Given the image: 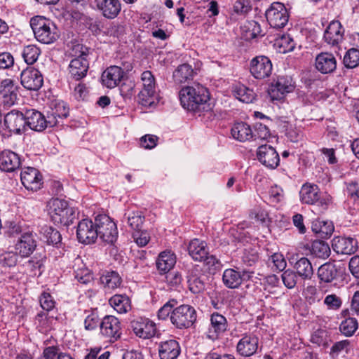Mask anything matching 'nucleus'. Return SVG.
Returning a JSON list of instances; mask_svg holds the SVG:
<instances>
[{
    "mask_svg": "<svg viewBox=\"0 0 359 359\" xmlns=\"http://www.w3.org/2000/svg\"><path fill=\"white\" fill-rule=\"evenodd\" d=\"M210 322L207 332V337L210 339H219L228 329L229 324L226 317L218 312H214L210 315Z\"/></svg>",
    "mask_w": 359,
    "mask_h": 359,
    "instance_id": "nucleus-16",
    "label": "nucleus"
},
{
    "mask_svg": "<svg viewBox=\"0 0 359 359\" xmlns=\"http://www.w3.org/2000/svg\"><path fill=\"white\" fill-rule=\"evenodd\" d=\"M359 187L358 184L355 182H351L346 184V189L345 194L348 197V205L353 203V212L352 215L355 214L356 211L359 210V196H358Z\"/></svg>",
    "mask_w": 359,
    "mask_h": 359,
    "instance_id": "nucleus-40",
    "label": "nucleus"
},
{
    "mask_svg": "<svg viewBox=\"0 0 359 359\" xmlns=\"http://www.w3.org/2000/svg\"><path fill=\"white\" fill-rule=\"evenodd\" d=\"M74 273L75 278L82 284H88L93 279V273L86 268L78 269L74 271Z\"/></svg>",
    "mask_w": 359,
    "mask_h": 359,
    "instance_id": "nucleus-63",
    "label": "nucleus"
},
{
    "mask_svg": "<svg viewBox=\"0 0 359 359\" xmlns=\"http://www.w3.org/2000/svg\"><path fill=\"white\" fill-rule=\"evenodd\" d=\"M40 233L48 245H57L61 243L62 236L60 232L52 226L44 225L41 228Z\"/></svg>",
    "mask_w": 359,
    "mask_h": 359,
    "instance_id": "nucleus-42",
    "label": "nucleus"
},
{
    "mask_svg": "<svg viewBox=\"0 0 359 359\" xmlns=\"http://www.w3.org/2000/svg\"><path fill=\"white\" fill-rule=\"evenodd\" d=\"M188 251L193 259L201 262L208 255L207 245L204 241L194 238L190 241Z\"/></svg>",
    "mask_w": 359,
    "mask_h": 359,
    "instance_id": "nucleus-34",
    "label": "nucleus"
},
{
    "mask_svg": "<svg viewBox=\"0 0 359 359\" xmlns=\"http://www.w3.org/2000/svg\"><path fill=\"white\" fill-rule=\"evenodd\" d=\"M30 25L36 39L42 43H52L59 37L55 25L44 17H33L30 20Z\"/></svg>",
    "mask_w": 359,
    "mask_h": 359,
    "instance_id": "nucleus-3",
    "label": "nucleus"
},
{
    "mask_svg": "<svg viewBox=\"0 0 359 359\" xmlns=\"http://www.w3.org/2000/svg\"><path fill=\"white\" fill-rule=\"evenodd\" d=\"M344 29L338 20H332L325 30L323 39L332 46H338L344 40Z\"/></svg>",
    "mask_w": 359,
    "mask_h": 359,
    "instance_id": "nucleus-22",
    "label": "nucleus"
},
{
    "mask_svg": "<svg viewBox=\"0 0 359 359\" xmlns=\"http://www.w3.org/2000/svg\"><path fill=\"white\" fill-rule=\"evenodd\" d=\"M100 283L107 290H114L119 287L122 283V279L119 274L114 271H107L100 278Z\"/></svg>",
    "mask_w": 359,
    "mask_h": 359,
    "instance_id": "nucleus-38",
    "label": "nucleus"
},
{
    "mask_svg": "<svg viewBox=\"0 0 359 359\" xmlns=\"http://www.w3.org/2000/svg\"><path fill=\"white\" fill-rule=\"evenodd\" d=\"M76 236L78 241L84 244L93 243L97 238L95 222L84 219L80 221L77 225Z\"/></svg>",
    "mask_w": 359,
    "mask_h": 359,
    "instance_id": "nucleus-13",
    "label": "nucleus"
},
{
    "mask_svg": "<svg viewBox=\"0 0 359 359\" xmlns=\"http://www.w3.org/2000/svg\"><path fill=\"white\" fill-rule=\"evenodd\" d=\"M36 234L32 231L22 233L15 245L16 252L22 257H29L36 248Z\"/></svg>",
    "mask_w": 359,
    "mask_h": 359,
    "instance_id": "nucleus-17",
    "label": "nucleus"
},
{
    "mask_svg": "<svg viewBox=\"0 0 359 359\" xmlns=\"http://www.w3.org/2000/svg\"><path fill=\"white\" fill-rule=\"evenodd\" d=\"M21 165L20 156L15 152L5 149L0 153V170L12 172L19 169Z\"/></svg>",
    "mask_w": 359,
    "mask_h": 359,
    "instance_id": "nucleus-24",
    "label": "nucleus"
},
{
    "mask_svg": "<svg viewBox=\"0 0 359 359\" xmlns=\"http://www.w3.org/2000/svg\"><path fill=\"white\" fill-rule=\"evenodd\" d=\"M4 126L10 133L22 135L26 131L25 112L17 109L8 112L4 118Z\"/></svg>",
    "mask_w": 359,
    "mask_h": 359,
    "instance_id": "nucleus-9",
    "label": "nucleus"
},
{
    "mask_svg": "<svg viewBox=\"0 0 359 359\" xmlns=\"http://www.w3.org/2000/svg\"><path fill=\"white\" fill-rule=\"evenodd\" d=\"M187 282L189 289L194 294H198L205 290L204 275L198 266L196 265L189 271Z\"/></svg>",
    "mask_w": 359,
    "mask_h": 359,
    "instance_id": "nucleus-28",
    "label": "nucleus"
},
{
    "mask_svg": "<svg viewBox=\"0 0 359 359\" xmlns=\"http://www.w3.org/2000/svg\"><path fill=\"white\" fill-rule=\"evenodd\" d=\"M233 94L238 100L245 103H251L256 97V94L252 89L242 84L234 87Z\"/></svg>",
    "mask_w": 359,
    "mask_h": 359,
    "instance_id": "nucleus-41",
    "label": "nucleus"
},
{
    "mask_svg": "<svg viewBox=\"0 0 359 359\" xmlns=\"http://www.w3.org/2000/svg\"><path fill=\"white\" fill-rule=\"evenodd\" d=\"M18 86L11 79H5L0 82V100L4 106L15 104L18 99Z\"/></svg>",
    "mask_w": 359,
    "mask_h": 359,
    "instance_id": "nucleus-14",
    "label": "nucleus"
},
{
    "mask_svg": "<svg viewBox=\"0 0 359 359\" xmlns=\"http://www.w3.org/2000/svg\"><path fill=\"white\" fill-rule=\"evenodd\" d=\"M266 18L271 27L281 29L288 22L289 13L283 4L273 2L266 11Z\"/></svg>",
    "mask_w": 359,
    "mask_h": 359,
    "instance_id": "nucleus-8",
    "label": "nucleus"
},
{
    "mask_svg": "<svg viewBox=\"0 0 359 359\" xmlns=\"http://www.w3.org/2000/svg\"><path fill=\"white\" fill-rule=\"evenodd\" d=\"M304 295L310 304L320 302L322 299V295L318 292L317 287L313 285L307 286L304 290Z\"/></svg>",
    "mask_w": 359,
    "mask_h": 359,
    "instance_id": "nucleus-58",
    "label": "nucleus"
},
{
    "mask_svg": "<svg viewBox=\"0 0 359 359\" xmlns=\"http://www.w3.org/2000/svg\"><path fill=\"white\" fill-rule=\"evenodd\" d=\"M294 89V83L290 76H278L274 80L269 90V94L273 100H280L285 95Z\"/></svg>",
    "mask_w": 359,
    "mask_h": 359,
    "instance_id": "nucleus-10",
    "label": "nucleus"
},
{
    "mask_svg": "<svg viewBox=\"0 0 359 359\" xmlns=\"http://www.w3.org/2000/svg\"><path fill=\"white\" fill-rule=\"evenodd\" d=\"M97 238L103 242L113 243L118 237L116 223L107 215H99L95 217Z\"/></svg>",
    "mask_w": 359,
    "mask_h": 359,
    "instance_id": "nucleus-7",
    "label": "nucleus"
},
{
    "mask_svg": "<svg viewBox=\"0 0 359 359\" xmlns=\"http://www.w3.org/2000/svg\"><path fill=\"white\" fill-rule=\"evenodd\" d=\"M231 9L232 15L245 16L251 11V6L248 0H236Z\"/></svg>",
    "mask_w": 359,
    "mask_h": 359,
    "instance_id": "nucleus-52",
    "label": "nucleus"
},
{
    "mask_svg": "<svg viewBox=\"0 0 359 359\" xmlns=\"http://www.w3.org/2000/svg\"><path fill=\"white\" fill-rule=\"evenodd\" d=\"M20 179L24 187L32 191L41 189L42 184V175L40 172L32 167H27L20 172Z\"/></svg>",
    "mask_w": 359,
    "mask_h": 359,
    "instance_id": "nucleus-21",
    "label": "nucleus"
},
{
    "mask_svg": "<svg viewBox=\"0 0 359 359\" xmlns=\"http://www.w3.org/2000/svg\"><path fill=\"white\" fill-rule=\"evenodd\" d=\"M176 263V257L170 251H164L159 254L156 265L160 273H166L173 268Z\"/></svg>",
    "mask_w": 359,
    "mask_h": 359,
    "instance_id": "nucleus-33",
    "label": "nucleus"
},
{
    "mask_svg": "<svg viewBox=\"0 0 359 359\" xmlns=\"http://www.w3.org/2000/svg\"><path fill=\"white\" fill-rule=\"evenodd\" d=\"M100 320L97 313L95 311L90 312L85 318L84 327L86 330L90 331L96 329L100 325Z\"/></svg>",
    "mask_w": 359,
    "mask_h": 359,
    "instance_id": "nucleus-59",
    "label": "nucleus"
},
{
    "mask_svg": "<svg viewBox=\"0 0 359 359\" xmlns=\"http://www.w3.org/2000/svg\"><path fill=\"white\" fill-rule=\"evenodd\" d=\"M299 198L302 203L316 205L320 211L327 209L331 203V197L326 193L320 191L318 185L306 182L304 184L299 191Z\"/></svg>",
    "mask_w": 359,
    "mask_h": 359,
    "instance_id": "nucleus-4",
    "label": "nucleus"
},
{
    "mask_svg": "<svg viewBox=\"0 0 359 359\" xmlns=\"http://www.w3.org/2000/svg\"><path fill=\"white\" fill-rule=\"evenodd\" d=\"M296 273L302 280H311L313 276V269L310 260L306 257H300L293 265Z\"/></svg>",
    "mask_w": 359,
    "mask_h": 359,
    "instance_id": "nucleus-35",
    "label": "nucleus"
},
{
    "mask_svg": "<svg viewBox=\"0 0 359 359\" xmlns=\"http://www.w3.org/2000/svg\"><path fill=\"white\" fill-rule=\"evenodd\" d=\"M222 281L229 288H238L241 285V272L233 269H227L223 272Z\"/></svg>",
    "mask_w": 359,
    "mask_h": 359,
    "instance_id": "nucleus-39",
    "label": "nucleus"
},
{
    "mask_svg": "<svg viewBox=\"0 0 359 359\" xmlns=\"http://www.w3.org/2000/svg\"><path fill=\"white\" fill-rule=\"evenodd\" d=\"M316 69L322 74H330L337 68V60L333 54L323 52L318 54L315 60Z\"/></svg>",
    "mask_w": 359,
    "mask_h": 359,
    "instance_id": "nucleus-29",
    "label": "nucleus"
},
{
    "mask_svg": "<svg viewBox=\"0 0 359 359\" xmlns=\"http://www.w3.org/2000/svg\"><path fill=\"white\" fill-rule=\"evenodd\" d=\"M124 76V72L121 67L114 65L107 68L102 74V84L109 88L117 86Z\"/></svg>",
    "mask_w": 359,
    "mask_h": 359,
    "instance_id": "nucleus-25",
    "label": "nucleus"
},
{
    "mask_svg": "<svg viewBox=\"0 0 359 359\" xmlns=\"http://www.w3.org/2000/svg\"><path fill=\"white\" fill-rule=\"evenodd\" d=\"M258 347L257 336L253 333L244 334L236 345V351L240 355L248 358L255 355Z\"/></svg>",
    "mask_w": 359,
    "mask_h": 359,
    "instance_id": "nucleus-19",
    "label": "nucleus"
},
{
    "mask_svg": "<svg viewBox=\"0 0 359 359\" xmlns=\"http://www.w3.org/2000/svg\"><path fill=\"white\" fill-rule=\"evenodd\" d=\"M232 137L241 142L253 140V131L248 123L245 122L236 123L231 130Z\"/></svg>",
    "mask_w": 359,
    "mask_h": 359,
    "instance_id": "nucleus-32",
    "label": "nucleus"
},
{
    "mask_svg": "<svg viewBox=\"0 0 359 359\" xmlns=\"http://www.w3.org/2000/svg\"><path fill=\"white\" fill-rule=\"evenodd\" d=\"M21 84L29 90H38L43 83L41 73L33 67H27L20 74Z\"/></svg>",
    "mask_w": 359,
    "mask_h": 359,
    "instance_id": "nucleus-15",
    "label": "nucleus"
},
{
    "mask_svg": "<svg viewBox=\"0 0 359 359\" xmlns=\"http://www.w3.org/2000/svg\"><path fill=\"white\" fill-rule=\"evenodd\" d=\"M100 333L110 342L117 341L121 336V324L114 316H104L100 323Z\"/></svg>",
    "mask_w": 359,
    "mask_h": 359,
    "instance_id": "nucleus-11",
    "label": "nucleus"
},
{
    "mask_svg": "<svg viewBox=\"0 0 359 359\" xmlns=\"http://www.w3.org/2000/svg\"><path fill=\"white\" fill-rule=\"evenodd\" d=\"M142 89L156 90L154 76L150 71H144L141 75Z\"/></svg>",
    "mask_w": 359,
    "mask_h": 359,
    "instance_id": "nucleus-62",
    "label": "nucleus"
},
{
    "mask_svg": "<svg viewBox=\"0 0 359 359\" xmlns=\"http://www.w3.org/2000/svg\"><path fill=\"white\" fill-rule=\"evenodd\" d=\"M195 309L188 304L175 306L170 316L171 323L178 329H185L191 327L196 320Z\"/></svg>",
    "mask_w": 359,
    "mask_h": 359,
    "instance_id": "nucleus-6",
    "label": "nucleus"
},
{
    "mask_svg": "<svg viewBox=\"0 0 359 359\" xmlns=\"http://www.w3.org/2000/svg\"><path fill=\"white\" fill-rule=\"evenodd\" d=\"M144 222V216L142 212L136 211L130 213L128 216V224L135 231H142V228Z\"/></svg>",
    "mask_w": 359,
    "mask_h": 359,
    "instance_id": "nucleus-50",
    "label": "nucleus"
},
{
    "mask_svg": "<svg viewBox=\"0 0 359 359\" xmlns=\"http://www.w3.org/2000/svg\"><path fill=\"white\" fill-rule=\"evenodd\" d=\"M48 213L55 224L69 226L76 218L75 209L69 203L60 198H52L47 205Z\"/></svg>",
    "mask_w": 359,
    "mask_h": 359,
    "instance_id": "nucleus-2",
    "label": "nucleus"
},
{
    "mask_svg": "<svg viewBox=\"0 0 359 359\" xmlns=\"http://www.w3.org/2000/svg\"><path fill=\"white\" fill-rule=\"evenodd\" d=\"M41 53L40 49L35 45H28L24 47L22 56L27 65L34 64Z\"/></svg>",
    "mask_w": 359,
    "mask_h": 359,
    "instance_id": "nucleus-47",
    "label": "nucleus"
},
{
    "mask_svg": "<svg viewBox=\"0 0 359 359\" xmlns=\"http://www.w3.org/2000/svg\"><path fill=\"white\" fill-rule=\"evenodd\" d=\"M41 308L46 311H50L55 307V302L50 293L43 292L39 298Z\"/></svg>",
    "mask_w": 359,
    "mask_h": 359,
    "instance_id": "nucleus-61",
    "label": "nucleus"
},
{
    "mask_svg": "<svg viewBox=\"0 0 359 359\" xmlns=\"http://www.w3.org/2000/svg\"><path fill=\"white\" fill-rule=\"evenodd\" d=\"M259 259V253L255 248H245L242 256L243 262L247 266L255 265Z\"/></svg>",
    "mask_w": 359,
    "mask_h": 359,
    "instance_id": "nucleus-54",
    "label": "nucleus"
},
{
    "mask_svg": "<svg viewBox=\"0 0 359 359\" xmlns=\"http://www.w3.org/2000/svg\"><path fill=\"white\" fill-rule=\"evenodd\" d=\"M249 217L262 224L269 221L267 212L259 206L255 207L249 213Z\"/></svg>",
    "mask_w": 359,
    "mask_h": 359,
    "instance_id": "nucleus-56",
    "label": "nucleus"
},
{
    "mask_svg": "<svg viewBox=\"0 0 359 359\" xmlns=\"http://www.w3.org/2000/svg\"><path fill=\"white\" fill-rule=\"evenodd\" d=\"M53 320V317L48 316V313L45 312L39 313L35 318L36 323L41 328V330L43 332H47L51 329Z\"/></svg>",
    "mask_w": 359,
    "mask_h": 359,
    "instance_id": "nucleus-53",
    "label": "nucleus"
},
{
    "mask_svg": "<svg viewBox=\"0 0 359 359\" xmlns=\"http://www.w3.org/2000/svg\"><path fill=\"white\" fill-rule=\"evenodd\" d=\"M25 121L26 130L29 128L32 130L41 132L46 129L44 115L34 109L25 110Z\"/></svg>",
    "mask_w": 359,
    "mask_h": 359,
    "instance_id": "nucleus-27",
    "label": "nucleus"
},
{
    "mask_svg": "<svg viewBox=\"0 0 359 359\" xmlns=\"http://www.w3.org/2000/svg\"><path fill=\"white\" fill-rule=\"evenodd\" d=\"M271 136L269 128L262 123L254 125L253 140H267Z\"/></svg>",
    "mask_w": 359,
    "mask_h": 359,
    "instance_id": "nucleus-57",
    "label": "nucleus"
},
{
    "mask_svg": "<svg viewBox=\"0 0 359 359\" xmlns=\"http://www.w3.org/2000/svg\"><path fill=\"white\" fill-rule=\"evenodd\" d=\"M74 50L79 55L75 54L76 57L71 60L69 65V73L71 76L76 81H79L86 76L89 68L88 57V48L78 44L74 48Z\"/></svg>",
    "mask_w": 359,
    "mask_h": 359,
    "instance_id": "nucleus-5",
    "label": "nucleus"
},
{
    "mask_svg": "<svg viewBox=\"0 0 359 359\" xmlns=\"http://www.w3.org/2000/svg\"><path fill=\"white\" fill-rule=\"evenodd\" d=\"M333 250L337 254L352 255L358 250V241L352 237L337 236L332 241Z\"/></svg>",
    "mask_w": 359,
    "mask_h": 359,
    "instance_id": "nucleus-23",
    "label": "nucleus"
},
{
    "mask_svg": "<svg viewBox=\"0 0 359 359\" xmlns=\"http://www.w3.org/2000/svg\"><path fill=\"white\" fill-rule=\"evenodd\" d=\"M109 304L118 313H126L131 309L130 299L126 294H115L109 300Z\"/></svg>",
    "mask_w": 359,
    "mask_h": 359,
    "instance_id": "nucleus-36",
    "label": "nucleus"
},
{
    "mask_svg": "<svg viewBox=\"0 0 359 359\" xmlns=\"http://www.w3.org/2000/svg\"><path fill=\"white\" fill-rule=\"evenodd\" d=\"M311 229L318 238L327 239L332 234L334 226L331 222L315 220L312 222Z\"/></svg>",
    "mask_w": 359,
    "mask_h": 359,
    "instance_id": "nucleus-37",
    "label": "nucleus"
},
{
    "mask_svg": "<svg viewBox=\"0 0 359 359\" xmlns=\"http://www.w3.org/2000/svg\"><path fill=\"white\" fill-rule=\"evenodd\" d=\"M179 98L184 109L198 116L212 109L210 92L199 83L182 88L179 91Z\"/></svg>",
    "mask_w": 359,
    "mask_h": 359,
    "instance_id": "nucleus-1",
    "label": "nucleus"
},
{
    "mask_svg": "<svg viewBox=\"0 0 359 359\" xmlns=\"http://www.w3.org/2000/svg\"><path fill=\"white\" fill-rule=\"evenodd\" d=\"M196 75V72L192 67L187 63H184L179 65L173 72L172 79L175 83L182 84L192 81Z\"/></svg>",
    "mask_w": 359,
    "mask_h": 359,
    "instance_id": "nucleus-31",
    "label": "nucleus"
},
{
    "mask_svg": "<svg viewBox=\"0 0 359 359\" xmlns=\"http://www.w3.org/2000/svg\"><path fill=\"white\" fill-rule=\"evenodd\" d=\"M298 274L293 270L287 269L281 274L282 281L284 285L288 289L295 287L297 282Z\"/></svg>",
    "mask_w": 359,
    "mask_h": 359,
    "instance_id": "nucleus-55",
    "label": "nucleus"
},
{
    "mask_svg": "<svg viewBox=\"0 0 359 359\" xmlns=\"http://www.w3.org/2000/svg\"><path fill=\"white\" fill-rule=\"evenodd\" d=\"M97 8L107 19H114L121 10L119 0H95Z\"/></svg>",
    "mask_w": 359,
    "mask_h": 359,
    "instance_id": "nucleus-26",
    "label": "nucleus"
},
{
    "mask_svg": "<svg viewBox=\"0 0 359 359\" xmlns=\"http://www.w3.org/2000/svg\"><path fill=\"white\" fill-rule=\"evenodd\" d=\"M180 353V346L175 339H168L160 342L158 355L161 359H176Z\"/></svg>",
    "mask_w": 359,
    "mask_h": 359,
    "instance_id": "nucleus-30",
    "label": "nucleus"
},
{
    "mask_svg": "<svg viewBox=\"0 0 359 359\" xmlns=\"http://www.w3.org/2000/svg\"><path fill=\"white\" fill-rule=\"evenodd\" d=\"M337 269L332 263H325L321 265L318 270V276L321 281L332 282L337 276Z\"/></svg>",
    "mask_w": 359,
    "mask_h": 359,
    "instance_id": "nucleus-43",
    "label": "nucleus"
},
{
    "mask_svg": "<svg viewBox=\"0 0 359 359\" xmlns=\"http://www.w3.org/2000/svg\"><path fill=\"white\" fill-rule=\"evenodd\" d=\"M12 252H6L0 255V264L5 267L15 266L18 262V255Z\"/></svg>",
    "mask_w": 359,
    "mask_h": 359,
    "instance_id": "nucleus-60",
    "label": "nucleus"
},
{
    "mask_svg": "<svg viewBox=\"0 0 359 359\" xmlns=\"http://www.w3.org/2000/svg\"><path fill=\"white\" fill-rule=\"evenodd\" d=\"M324 304L329 309L338 310L342 304L341 298L334 294H328L324 299Z\"/></svg>",
    "mask_w": 359,
    "mask_h": 359,
    "instance_id": "nucleus-64",
    "label": "nucleus"
},
{
    "mask_svg": "<svg viewBox=\"0 0 359 359\" xmlns=\"http://www.w3.org/2000/svg\"><path fill=\"white\" fill-rule=\"evenodd\" d=\"M310 252L316 257L325 259L330 255V249L329 245L325 242L315 241L311 244Z\"/></svg>",
    "mask_w": 359,
    "mask_h": 359,
    "instance_id": "nucleus-45",
    "label": "nucleus"
},
{
    "mask_svg": "<svg viewBox=\"0 0 359 359\" xmlns=\"http://www.w3.org/2000/svg\"><path fill=\"white\" fill-rule=\"evenodd\" d=\"M177 305V301L175 299L168 300L163 304L158 311L157 316L159 320H166L168 318L170 320L172 312Z\"/></svg>",
    "mask_w": 359,
    "mask_h": 359,
    "instance_id": "nucleus-49",
    "label": "nucleus"
},
{
    "mask_svg": "<svg viewBox=\"0 0 359 359\" xmlns=\"http://www.w3.org/2000/svg\"><path fill=\"white\" fill-rule=\"evenodd\" d=\"M257 158L262 165L272 169L276 168L280 162L278 153L275 148L268 144H263L258 147Z\"/></svg>",
    "mask_w": 359,
    "mask_h": 359,
    "instance_id": "nucleus-20",
    "label": "nucleus"
},
{
    "mask_svg": "<svg viewBox=\"0 0 359 359\" xmlns=\"http://www.w3.org/2000/svg\"><path fill=\"white\" fill-rule=\"evenodd\" d=\"M46 259L45 254L36 253L27 262V266L35 276H39L42 273Z\"/></svg>",
    "mask_w": 359,
    "mask_h": 359,
    "instance_id": "nucleus-44",
    "label": "nucleus"
},
{
    "mask_svg": "<svg viewBox=\"0 0 359 359\" xmlns=\"http://www.w3.org/2000/svg\"><path fill=\"white\" fill-rule=\"evenodd\" d=\"M272 67V63L269 57L259 55L250 61V71L255 79H264L271 74Z\"/></svg>",
    "mask_w": 359,
    "mask_h": 359,
    "instance_id": "nucleus-12",
    "label": "nucleus"
},
{
    "mask_svg": "<svg viewBox=\"0 0 359 359\" xmlns=\"http://www.w3.org/2000/svg\"><path fill=\"white\" fill-rule=\"evenodd\" d=\"M134 333L139 337L150 339L156 333V325L148 318L137 317L130 323Z\"/></svg>",
    "mask_w": 359,
    "mask_h": 359,
    "instance_id": "nucleus-18",
    "label": "nucleus"
},
{
    "mask_svg": "<svg viewBox=\"0 0 359 359\" xmlns=\"http://www.w3.org/2000/svg\"><path fill=\"white\" fill-rule=\"evenodd\" d=\"M156 100V90L142 89L138 94V102L144 107H150Z\"/></svg>",
    "mask_w": 359,
    "mask_h": 359,
    "instance_id": "nucleus-48",
    "label": "nucleus"
},
{
    "mask_svg": "<svg viewBox=\"0 0 359 359\" xmlns=\"http://www.w3.org/2000/svg\"><path fill=\"white\" fill-rule=\"evenodd\" d=\"M344 65L347 68H355L359 65V50L356 48L349 49L343 60Z\"/></svg>",
    "mask_w": 359,
    "mask_h": 359,
    "instance_id": "nucleus-51",
    "label": "nucleus"
},
{
    "mask_svg": "<svg viewBox=\"0 0 359 359\" xmlns=\"http://www.w3.org/2000/svg\"><path fill=\"white\" fill-rule=\"evenodd\" d=\"M358 320L355 318L348 317L341 323L339 330L346 337H351L358 330Z\"/></svg>",
    "mask_w": 359,
    "mask_h": 359,
    "instance_id": "nucleus-46",
    "label": "nucleus"
}]
</instances>
